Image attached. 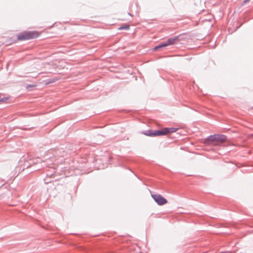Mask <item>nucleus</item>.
Segmentation results:
<instances>
[{
	"label": "nucleus",
	"instance_id": "nucleus-5",
	"mask_svg": "<svg viewBox=\"0 0 253 253\" xmlns=\"http://www.w3.org/2000/svg\"><path fill=\"white\" fill-rule=\"evenodd\" d=\"M168 46L173 45L179 42V36H175L168 39L167 41Z\"/></svg>",
	"mask_w": 253,
	"mask_h": 253
},
{
	"label": "nucleus",
	"instance_id": "nucleus-15",
	"mask_svg": "<svg viewBox=\"0 0 253 253\" xmlns=\"http://www.w3.org/2000/svg\"><path fill=\"white\" fill-rule=\"evenodd\" d=\"M128 14L130 16H131V14L130 13H128Z\"/></svg>",
	"mask_w": 253,
	"mask_h": 253
},
{
	"label": "nucleus",
	"instance_id": "nucleus-6",
	"mask_svg": "<svg viewBox=\"0 0 253 253\" xmlns=\"http://www.w3.org/2000/svg\"><path fill=\"white\" fill-rule=\"evenodd\" d=\"M216 142H224L227 140V136L223 134H215Z\"/></svg>",
	"mask_w": 253,
	"mask_h": 253
},
{
	"label": "nucleus",
	"instance_id": "nucleus-9",
	"mask_svg": "<svg viewBox=\"0 0 253 253\" xmlns=\"http://www.w3.org/2000/svg\"><path fill=\"white\" fill-rule=\"evenodd\" d=\"M129 29V26L128 25H125L118 28L119 30H128Z\"/></svg>",
	"mask_w": 253,
	"mask_h": 253
},
{
	"label": "nucleus",
	"instance_id": "nucleus-16",
	"mask_svg": "<svg viewBox=\"0 0 253 253\" xmlns=\"http://www.w3.org/2000/svg\"><path fill=\"white\" fill-rule=\"evenodd\" d=\"M140 253H142V252H141Z\"/></svg>",
	"mask_w": 253,
	"mask_h": 253
},
{
	"label": "nucleus",
	"instance_id": "nucleus-10",
	"mask_svg": "<svg viewBox=\"0 0 253 253\" xmlns=\"http://www.w3.org/2000/svg\"><path fill=\"white\" fill-rule=\"evenodd\" d=\"M56 81H57L56 79H50L48 80L47 84H51L55 82Z\"/></svg>",
	"mask_w": 253,
	"mask_h": 253
},
{
	"label": "nucleus",
	"instance_id": "nucleus-11",
	"mask_svg": "<svg viewBox=\"0 0 253 253\" xmlns=\"http://www.w3.org/2000/svg\"><path fill=\"white\" fill-rule=\"evenodd\" d=\"M159 48H160V47H158V45L154 47V49L155 50H157V49H159Z\"/></svg>",
	"mask_w": 253,
	"mask_h": 253
},
{
	"label": "nucleus",
	"instance_id": "nucleus-13",
	"mask_svg": "<svg viewBox=\"0 0 253 253\" xmlns=\"http://www.w3.org/2000/svg\"><path fill=\"white\" fill-rule=\"evenodd\" d=\"M33 86H34L33 85H28L27 87V88H28L29 87H33Z\"/></svg>",
	"mask_w": 253,
	"mask_h": 253
},
{
	"label": "nucleus",
	"instance_id": "nucleus-14",
	"mask_svg": "<svg viewBox=\"0 0 253 253\" xmlns=\"http://www.w3.org/2000/svg\"><path fill=\"white\" fill-rule=\"evenodd\" d=\"M0 102H2V101H3V99L2 98V99H0Z\"/></svg>",
	"mask_w": 253,
	"mask_h": 253
},
{
	"label": "nucleus",
	"instance_id": "nucleus-8",
	"mask_svg": "<svg viewBox=\"0 0 253 253\" xmlns=\"http://www.w3.org/2000/svg\"><path fill=\"white\" fill-rule=\"evenodd\" d=\"M168 46V45L167 41H164L163 42H162L158 44V47H160V48L165 47H166Z\"/></svg>",
	"mask_w": 253,
	"mask_h": 253
},
{
	"label": "nucleus",
	"instance_id": "nucleus-12",
	"mask_svg": "<svg viewBox=\"0 0 253 253\" xmlns=\"http://www.w3.org/2000/svg\"><path fill=\"white\" fill-rule=\"evenodd\" d=\"M250 0H244L243 2V4L247 3L248 1H249Z\"/></svg>",
	"mask_w": 253,
	"mask_h": 253
},
{
	"label": "nucleus",
	"instance_id": "nucleus-4",
	"mask_svg": "<svg viewBox=\"0 0 253 253\" xmlns=\"http://www.w3.org/2000/svg\"><path fill=\"white\" fill-rule=\"evenodd\" d=\"M216 142L215 134L211 135L204 140V144L210 145L212 142Z\"/></svg>",
	"mask_w": 253,
	"mask_h": 253
},
{
	"label": "nucleus",
	"instance_id": "nucleus-7",
	"mask_svg": "<svg viewBox=\"0 0 253 253\" xmlns=\"http://www.w3.org/2000/svg\"><path fill=\"white\" fill-rule=\"evenodd\" d=\"M178 129V128L175 127H165L164 130L165 135H167L168 134H169L172 132H174L176 131Z\"/></svg>",
	"mask_w": 253,
	"mask_h": 253
},
{
	"label": "nucleus",
	"instance_id": "nucleus-1",
	"mask_svg": "<svg viewBox=\"0 0 253 253\" xmlns=\"http://www.w3.org/2000/svg\"><path fill=\"white\" fill-rule=\"evenodd\" d=\"M37 36L38 34L36 32H25L17 35V39L19 41H25L35 38Z\"/></svg>",
	"mask_w": 253,
	"mask_h": 253
},
{
	"label": "nucleus",
	"instance_id": "nucleus-3",
	"mask_svg": "<svg viewBox=\"0 0 253 253\" xmlns=\"http://www.w3.org/2000/svg\"><path fill=\"white\" fill-rule=\"evenodd\" d=\"M152 197L158 205L162 206L168 203L167 199L160 194H152Z\"/></svg>",
	"mask_w": 253,
	"mask_h": 253
},
{
	"label": "nucleus",
	"instance_id": "nucleus-2",
	"mask_svg": "<svg viewBox=\"0 0 253 253\" xmlns=\"http://www.w3.org/2000/svg\"><path fill=\"white\" fill-rule=\"evenodd\" d=\"M143 134L149 136L165 135L164 128L159 130H147L144 131Z\"/></svg>",
	"mask_w": 253,
	"mask_h": 253
}]
</instances>
